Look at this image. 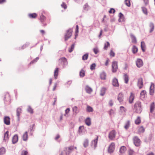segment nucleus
Returning <instances> with one entry per match:
<instances>
[{"mask_svg":"<svg viewBox=\"0 0 155 155\" xmlns=\"http://www.w3.org/2000/svg\"><path fill=\"white\" fill-rule=\"evenodd\" d=\"M134 110L137 113L140 114L142 110L141 103L139 101H137L134 106Z\"/></svg>","mask_w":155,"mask_h":155,"instance_id":"1","label":"nucleus"},{"mask_svg":"<svg viewBox=\"0 0 155 155\" xmlns=\"http://www.w3.org/2000/svg\"><path fill=\"white\" fill-rule=\"evenodd\" d=\"M133 141L134 144L136 146L139 147L140 145L141 141L138 137L134 136L133 138Z\"/></svg>","mask_w":155,"mask_h":155,"instance_id":"2","label":"nucleus"},{"mask_svg":"<svg viewBox=\"0 0 155 155\" xmlns=\"http://www.w3.org/2000/svg\"><path fill=\"white\" fill-rule=\"evenodd\" d=\"M58 62V65H62L63 67L68 63L67 59L64 57L61 58L59 59Z\"/></svg>","mask_w":155,"mask_h":155,"instance_id":"3","label":"nucleus"},{"mask_svg":"<svg viewBox=\"0 0 155 155\" xmlns=\"http://www.w3.org/2000/svg\"><path fill=\"white\" fill-rule=\"evenodd\" d=\"M72 30L71 29L68 30L65 35V40L67 41L69 38H70L72 36Z\"/></svg>","mask_w":155,"mask_h":155,"instance_id":"4","label":"nucleus"},{"mask_svg":"<svg viewBox=\"0 0 155 155\" xmlns=\"http://www.w3.org/2000/svg\"><path fill=\"white\" fill-rule=\"evenodd\" d=\"M112 71L114 72H116L118 69L117 62L114 61L112 62Z\"/></svg>","mask_w":155,"mask_h":155,"instance_id":"5","label":"nucleus"},{"mask_svg":"<svg viewBox=\"0 0 155 155\" xmlns=\"http://www.w3.org/2000/svg\"><path fill=\"white\" fill-rule=\"evenodd\" d=\"M115 148V144L114 143H112L109 145L108 152L110 153H112L114 151Z\"/></svg>","mask_w":155,"mask_h":155,"instance_id":"6","label":"nucleus"},{"mask_svg":"<svg viewBox=\"0 0 155 155\" xmlns=\"http://www.w3.org/2000/svg\"><path fill=\"white\" fill-rule=\"evenodd\" d=\"M98 137L97 136L96 139H94L93 141L91 142V146L94 148L95 149L97 146V143L98 140Z\"/></svg>","mask_w":155,"mask_h":155,"instance_id":"7","label":"nucleus"},{"mask_svg":"<svg viewBox=\"0 0 155 155\" xmlns=\"http://www.w3.org/2000/svg\"><path fill=\"white\" fill-rule=\"evenodd\" d=\"M116 132L114 130L111 131L109 134V137L110 139L113 140L115 137Z\"/></svg>","mask_w":155,"mask_h":155,"instance_id":"8","label":"nucleus"},{"mask_svg":"<svg viewBox=\"0 0 155 155\" xmlns=\"http://www.w3.org/2000/svg\"><path fill=\"white\" fill-rule=\"evenodd\" d=\"M135 98L134 94L132 92L130 93L128 98L129 102L130 104L133 103Z\"/></svg>","mask_w":155,"mask_h":155,"instance_id":"9","label":"nucleus"},{"mask_svg":"<svg viewBox=\"0 0 155 155\" xmlns=\"http://www.w3.org/2000/svg\"><path fill=\"white\" fill-rule=\"evenodd\" d=\"M10 118L8 116H5L4 118V123L7 125H9L10 124Z\"/></svg>","mask_w":155,"mask_h":155,"instance_id":"10","label":"nucleus"},{"mask_svg":"<svg viewBox=\"0 0 155 155\" xmlns=\"http://www.w3.org/2000/svg\"><path fill=\"white\" fill-rule=\"evenodd\" d=\"M136 64L138 67L140 68L143 66V63L142 60L140 59H138L136 61Z\"/></svg>","mask_w":155,"mask_h":155,"instance_id":"11","label":"nucleus"},{"mask_svg":"<svg viewBox=\"0 0 155 155\" xmlns=\"http://www.w3.org/2000/svg\"><path fill=\"white\" fill-rule=\"evenodd\" d=\"M124 95L122 93H120L118 94L117 96V100L120 102H121L123 101Z\"/></svg>","mask_w":155,"mask_h":155,"instance_id":"12","label":"nucleus"},{"mask_svg":"<svg viewBox=\"0 0 155 155\" xmlns=\"http://www.w3.org/2000/svg\"><path fill=\"white\" fill-rule=\"evenodd\" d=\"M154 85L153 83L151 84L150 88V94L151 95H153L154 93Z\"/></svg>","mask_w":155,"mask_h":155,"instance_id":"13","label":"nucleus"},{"mask_svg":"<svg viewBox=\"0 0 155 155\" xmlns=\"http://www.w3.org/2000/svg\"><path fill=\"white\" fill-rule=\"evenodd\" d=\"M127 148L124 146H122L120 147V150L119 152L120 153V155H122L126 151Z\"/></svg>","mask_w":155,"mask_h":155,"instance_id":"14","label":"nucleus"},{"mask_svg":"<svg viewBox=\"0 0 155 155\" xmlns=\"http://www.w3.org/2000/svg\"><path fill=\"white\" fill-rule=\"evenodd\" d=\"M137 85L139 89H140L143 86V79L142 78H140L138 80Z\"/></svg>","mask_w":155,"mask_h":155,"instance_id":"15","label":"nucleus"},{"mask_svg":"<svg viewBox=\"0 0 155 155\" xmlns=\"http://www.w3.org/2000/svg\"><path fill=\"white\" fill-rule=\"evenodd\" d=\"M74 149L76 150L77 149V147H74V146H70L68 148V153H67V152H66V155H69V153L73 151Z\"/></svg>","mask_w":155,"mask_h":155,"instance_id":"16","label":"nucleus"},{"mask_svg":"<svg viewBox=\"0 0 155 155\" xmlns=\"http://www.w3.org/2000/svg\"><path fill=\"white\" fill-rule=\"evenodd\" d=\"M18 140V136L17 134H15L13 137L12 141L13 144L16 143Z\"/></svg>","mask_w":155,"mask_h":155,"instance_id":"17","label":"nucleus"},{"mask_svg":"<svg viewBox=\"0 0 155 155\" xmlns=\"http://www.w3.org/2000/svg\"><path fill=\"white\" fill-rule=\"evenodd\" d=\"M107 89V88L105 87H102L100 91V95L101 96H103L105 94V92Z\"/></svg>","mask_w":155,"mask_h":155,"instance_id":"18","label":"nucleus"},{"mask_svg":"<svg viewBox=\"0 0 155 155\" xmlns=\"http://www.w3.org/2000/svg\"><path fill=\"white\" fill-rule=\"evenodd\" d=\"M113 85L115 87H118L119 84L118 83L117 80L116 78L113 79L112 82Z\"/></svg>","mask_w":155,"mask_h":155,"instance_id":"19","label":"nucleus"},{"mask_svg":"<svg viewBox=\"0 0 155 155\" xmlns=\"http://www.w3.org/2000/svg\"><path fill=\"white\" fill-rule=\"evenodd\" d=\"M9 132L8 131H7L4 134V140L5 141H8L9 138Z\"/></svg>","mask_w":155,"mask_h":155,"instance_id":"20","label":"nucleus"},{"mask_svg":"<svg viewBox=\"0 0 155 155\" xmlns=\"http://www.w3.org/2000/svg\"><path fill=\"white\" fill-rule=\"evenodd\" d=\"M130 36L132 40V42L133 43L136 44L137 40L135 37L132 34H131Z\"/></svg>","mask_w":155,"mask_h":155,"instance_id":"21","label":"nucleus"},{"mask_svg":"<svg viewBox=\"0 0 155 155\" xmlns=\"http://www.w3.org/2000/svg\"><path fill=\"white\" fill-rule=\"evenodd\" d=\"M4 100L6 101H9L10 100V98L8 93H6L4 96Z\"/></svg>","mask_w":155,"mask_h":155,"instance_id":"22","label":"nucleus"},{"mask_svg":"<svg viewBox=\"0 0 155 155\" xmlns=\"http://www.w3.org/2000/svg\"><path fill=\"white\" fill-rule=\"evenodd\" d=\"M23 140L24 141H26L28 139V134L27 132H25L23 135Z\"/></svg>","mask_w":155,"mask_h":155,"instance_id":"23","label":"nucleus"},{"mask_svg":"<svg viewBox=\"0 0 155 155\" xmlns=\"http://www.w3.org/2000/svg\"><path fill=\"white\" fill-rule=\"evenodd\" d=\"M40 20L41 23L44 24V22L46 20V18L43 15L41 14L40 16Z\"/></svg>","mask_w":155,"mask_h":155,"instance_id":"24","label":"nucleus"},{"mask_svg":"<svg viewBox=\"0 0 155 155\" xmlns=\"http://www.w3.org/2000/svg\"><path fill=\"white\" fill-rule=\"evenodd\" d=\"M141 122L140 117L139 116L137 117V118L135 120V123L137 125L140 124Z\"/></svg>","mask_w":155,"mask_h":155,"instance_id":"25","label":"nucleus"},{"mask_svg":"<svg viewBox=\"0 0 155 155\" xmlns=\"http://www.w3.org/2000/svg\"><path fill=\"white\" fill-rule=\"evenodd\" d=\"M85 123L87 125L90 126L91 124V119L89 117H87L85 120Z\"/></svg>","mask_w":155,"mask_h":155,"instance_id":"26","label":"nucleus"},{"mask_svg":"<svg viewBox=\"0 0 155 155\" xmlns=\"http://www.w3.org/2000/svg\"><path fill=\"white\" fill-rule=\"evenodd\" d=\"M28 16L30 18H35L37 16V15L35 13H30L28 14Z\"/></svg>","mask_w":155,"mask_h":155,"instance_id":"27","label":"nucleus"},{"mask_svg":"<svg viewBox=\"0 0 155 155\" xmlns=\"http://www.w3.org/2000/svg\"><path fill=\"white\" fill-rule=\"evenodd\" d=\"M150 112L151 113L153 112L155 109V104L154 102L152 103L150 105Z\"/></svg>","mask_w":155,"mask_h":155,"instance_id":"28","label":"nucleus"},{"mask_svg":"<svg viewBox=\"0 0 155 155\" xmlns=\"http://www.w3.org/2000/svg\"><path fill=\"white\" fill-rule=\"evenodd\" d=\"M141 98H144L146 95V92L145 90H143L140 94Z\"/></svg>","mask_w":155,"mask_h":155,"instance_id":"29","label":"nucleus"},{"mask_svg":"<svg viewBox=\"0 0 155 155\" xmlns=\"http://www.w3.org/2000/svg\"><path fill=\"white\" fill-rule=\"evenodd\" d=\"M149 27L150 28V32H152L154 30V24L152 23H150L149 25Z\"/></svg>","mask_w":155,"mask_h":155,"instance_id":"30","label":"nucleus"},{"mask_svg":"<svg viewBox=\"0 0 155 155\" xmlns=\"http://www.w3.org/2000/svg\"><path fill=\"white\" fill-rule=\"evenodd\" d=\"M132 50L133 53L135 54L137 52L138 49L136 46L135 45H134L133 46Z\"/></svg>","mask_w":155,"mask_h":155,"instance_id":"31","label":"nucleus"},{"mask_svg":"<svg viewBox=\"0 0 155 155\" xmlns=\"http://www.w3.org/2000/svg\"><path fill=\"white\" fill-rule=\"evenodd\" d=\"M85 90L87 93L90 94L92 91V89L88 86H86L85 88Z\"/></svg>","mask_w":155,"mask_h":155,"instance_id":"32","label":"nucleus"},{"mask_svg":"<svg viewBox=\"0 0 155 155\" xmlns=\"http://www.w3.org/2000/svg\"><path fill=\"white\" fill-rule=\"evenodd\" d=\"M5 152V150L3 147L0 148V155H3Z\"/></svg>","mask_w":155,"mask_h":155,"instance_id":"33","label":"nucleus"},{"mask_svg":"<svg viewBox=\"0 0 155 155\" xmlns=\"http://www.w3.org/2000/svg\"><path fill=\"white\" fill-rule=\"evenodd\" d=\"M141 47L143 51H144L145 48V45L144 42L142 41L141 42Z\"/></svg>","mask_w":155,"mask_h":155,"instance_id":"34","label":"nucleus"},{"mask_svg":"<svg viewBox=\"0 0 155 155\" xmlns=\"http://www.w3.org/2000/svg\"><path fill=\"white\" fill-rule=\"evenodd\" d=\"M86 111L87 112H92L93 111V109L91 107L87 105L86 108Z\"/></svg>","mask_w":155,"mask_h":155,"instance_id":"35","label":"nucleus"},{"mask_svg":"<svg viewBox=\"0 0 155 155\" xmlns=\"http://www.w3.org/2000/svg\"><path fill=\"white\" fill-rule=\"evenodd\" d=\"M130 125V122L129 121H127V122H126L125 125L124 126V128L125 129L127 130V129Z\"/></svg>","mask_w":155,"mask_h":155,"instance_id":"36","label":"nucleus"},{"mask_svg":"<svg viewBox=\"0 0 155 155\" xmlns=\"http://www.w3.org/2000/svg\"><path fill=\"white\" fill-rule=\"evenodd\" d=\"M89 144V141L87 139H85L84 141L83 145L85 147H87Z\"/></svg>","mask_w":155,"mask_h":155,"instance_id":"37","label":"nucleus"},{"mask_svg":"<svg viewBox=\"0 0 155 155\" xmlns=\"http://www.w3.org/2000/svg\"><path fill=\"white\" fill-rule=\"evenodd\" d=\"M145 129L142 126L139 127L138 130V132L140 133H143Z\"/></svg>","mask_w":155,"mask_h":155,"instance_id":"38","label":"nucleus"},{"mask_svg":"<svg viewBox=\"0 0 155 155\" xmlns=\"http://www.w3.org/2000/svg\"><path fill=\"white\" fill-rule=\"evenodd\" d=\"M58 68H57L54 72V76L55 78L57 77L58 74Z\"/></svg>","mask_w":155,"mask_h":155,"instance_id":"39","label":"nucleus"},{"mask_svg":"<svg viewBox=\"0 0 155 155\" xmlns=\"http://www.w3.org/2000/svg\"><path fill=\"white\" fill-rule=\"evenodd\" d=\"M74 44H73L70 48L68 49V51L69 52L71 53L72 52L74 49Z\"/></svg>","mask_w":155,"mask_h":155,"instance_id":"40","label":"nucleus"},{"mask_svg":"<svg viewBox=\"0 0 155 155\" xmlns=\"http://www.w3.org/2000/svg\"><path fill=\"white\" fill-rule=\"evenodd\" d=\"M21 108H18L17 110V116L19 117L20 115V114L21 113Z\"/></svg>","mask_w":155,"mask_h":155,"instance_id":"41","label":"nucleus"},{"mask_svg":"<svg viewBox=\"0 0 155 155\" xmlns=\"http://www.w3.org/2000/svg\"><path fill=\"white\" fill-rule=\"evenodd\" d=\"M110 44L108 42H107L106 43H105L104 44V48L105 50H107V48L110 46Z\"/></svg>","mask_w":155,"mask_h":155,"instance_id":"42","label":"nucleus"},{"mask_svg":"<svg viewBox=\"0 0 155 155\" xmlns=\"http://www.w3.org/2000/svg\"><path fill=\"white\" fill-rule=\"evenodd\" d=\"M73 111L76 114L78 113L79 112L78 108L76 106H74L73 108Z\"/></svg>","mask_w":155,"mask_h":155,"instance_id":"43","label":"nucleus"},{"mask_svg":"<svg viewBox=\"0 0 155 155\" xmlns=\"http://www.w3.org/2000/svg\"><path fill=\"white\" fill-rule=\"evenodd\" d=\"M125 3L126 5L128 7H130L131 5L130 0H125Z\"/></svg>","mask_w":155,"mask_h":155,"instance_id":"44","label":"nucleus"},{"mask_svg":"<svg viewBox=\"0 0 155 155\" xmlns=\"http://www.w3.org/2000/svg\"><path fill=\"white\" fill-rule=\"evenodd\" d=\"M85 75V71L82 69L80 72V76L81 77H84Z\"/></svg>","mask_w":155,"mask_h":155,"instance_id":"45","label":"nucleus"},{"mask_svg":"<svg viewBox=\"0 0 155 155\" xmlns=\"http://www.w3.org/2000/svg\"><path fill=\"white\" fill-rule=\"evenodd\" d=\"M88 57V54H84L82 57V59L83 60H87Z\"/></svg>","mask_w":155,"mask_h":155,"instance_id":"46","label":"nucleus"},{"mask_svg":"<svg viewBox=\"0 0 155 155\" xmlns=\"http://www.w3.org/2000/svg\"><path fill=\"white\" fill-rule=\"evenodd\" d=\"M28 112L31 114H33V109L30 106L28 107Z\"/></svg>","mask_w":155,"mask_h":155,"instance_id":"47","label":"nucleus"},{"mask_svg":"<svg viewBox=\"0 0 155 155\" xmlns=\"http://www.w3.org/2000/svg\"><path fill=\"white\" fill-rule=\"evenodd\" d=\"M61 6L62 8H63L65 9H66L67 7V6L66 3L64 2L62 3L61 5Z\"/></svg>","mask_w":155,"mask_h":155,"instance_id":"48","label":"nucleus"},{"mask_svg":"<svg viewBox=\"0 0 155 155\" xmlns=\"http://www.w3.org/2000/svg\"><path fill=\"white\" fill-rule=\"evenodd\" d=\"M142 11L143 13L146 15H147V8L144 7H142Z\"/></svg>","mask_w":155,"mask_h":155,"instance_id":"49","label":"nucleus"},{"mask_svg":"<svg viewBox=\"0 0 155 155\" xmlns=\"http://www.w3.org/2000/svg\"><path fill=\"white\" fill-rule=\"evenodd\" d=\"M78 29H79V27L78 25H77L76 26V30L75 31V37H76V36L78 35L77 33L78 32Z\"/></svg>","mask_w":155,"mask_h":155,"instance_id":"50","label":"nucleus"},{"mask_svg":"<svg viewBox=\"0 0 155 155\" xmlns=\"http://www.w3.org/2000/svg\"><path fill=\"white\" fill-rule=\"evenodd\" d=\"M128 152L129 155H133L134 153V151L130 149L129 150Z\"/></svg>","mask_w":155,"mask_h":155,"instance_id":"51","label":"nucleus"},{"mask_svg":"<svg viewBox=\"0 0 155 155\" xmlns=\"http://www.w3.org/2000/svg\"><path fill=\"white\" fill-rule=\"evenodd\" d=\"M106 76V74L104 72H103L101 73L100 74L101 78H105Z\"/></svg>","mask_w":155,"mask_h":155,"instance_id":"52","label":"nucleus"},{"mask_svg":"<svg viewBox=\"0 0 155 155\" xmlns=\"http://www.w3.org/2000/svg\"><path fill=\"white\" fill-rule=\"evenodd\" d=\"M96 67V64H92L90 67V69L91 70H94L95 69V67Z\"/></svg>","mask_w":155,"mask_h":155,"instance_id":"53","label":"nucleus"},{"mask_svg":"<svg viewBox=\"0 0 155 155\" xmlns=\"http://www.w3.org/2000/svg\"><path fill=\"white\" fill-rule=\"evenodd\" d=\"M89 8V6L87 4H85L84 6V9L85 10H87Z\"/></svg>","mask_w":155,"mask_h":155,"instance_id":"54","label":"nucleus"},{"mask_svg":"<svg viewBox=\"0 0 155 155\" xmlns=\"http://www.w3.org/2000/svg\"><path fill=\"white\" fill-rule=\"evenodd\" d=\"M28 152L27 151L25 150L22 151L21 153V155H27Z\"/></svg>","mask_w":155,"mask_h":155,"instance_id":"55","label":"nucleus"},{"mask_svg":"<svg viewBox=\"0 0 155 155\" xmlns=\"http://www.w3.org/2000/svg\"><path fill=\"white\" fill-rule=\"evenodd\" d=\"M110 56L111 57H114L115 56V53L112 50H111L110 53Z\"/></svg>","mask_w":155,"mask_h":155,"instance_id":"56","label":"nucleus"},{"mask_svg":"<svg viewBox=\"0 0 155 155\" xmlns=\"http://www.w3.org/2000/svg\"><path fill=\"white\" fill-rule=\"evenodd\" d=\"M93 51L94 53L97 54L98 52V50L97 48H94L93 49Z\"/></svg>","mask_w":155,"mask_h":155,"instance_id":"57","label":"nucleus"},{"mask_svg":"<svg viewBox=\"0 0 155 155\" xmlns=\"http://www.w3.org/2000/svg\"><path fill=\"white\" fill-rule=\"evenodd\" d=\"M70 111V109L69 108H67L65 110V114L64 115L65 116H66V115L68 114Z\"/></svg>","mask_w":155,"mask_h":155,"instance_id":"58","label":"nucleus"},{"mask_svg":"<svg viewBox=\"0 0 155 155\" xmlns=\"http://www.w3.org/2000/svg\"><path fill=\"white\" fill-rule=\"evenodd\" d=\"M109 12L110 13H114L115 12V10L114 9L112 8L110 9Z\"/></svg>","mask_w":155,"mask_h":155,"instance_id":"59","label":"nucleus"},{"mask_svg":"<svg viewBox=\"0 0 155 155\" xmlns=\"http://www.w3.org/2000/svg\"><path fill=\"white\" fill-rule=\"evenodd\" d=\"M120 110H121L122 111H123L124 112H125L126 109L123 106H121L120 107Z\"/></svg>","mask_w":155,"mask_h":155,"instance_id":"60","label":"nucleus"},{"mask_svg":"<svg viewBox=\"0 0 155 155\" xmlns=\"http://www.w3.org/2000/svg\"><path fill=\"white\" fill-rule=\"evenodd\" d=\"M109 62V60L108 59H107L106 61V62L105 63V65L106 66H107L108 65Z\"/></svg>","mask_w":155,"mask_h":155,"instance_id":"61","label":"nucleus"},{"mask_svg":"<svg viewBox=\"0 0 155 155\" xmlns=\"http://www.w3.org/2000/svg\"><path fill=\"white\" fill-rule=\"evenodd\" d=\"M114 113V112L113 110H111L109 111V114L110 115H111Z\"/></svg>","mask_w":155,"mask_h":155,"instance_id":"62","label":"nucleus"},{"mask_svg":"<svg viewBox=\"0 0 155 155\" xmlns=\"http://www.w3.org/2000/svg\"><path fill=\"white\" fill-rule=\"evenodd\" d=\"M40 32L42 34V35H45V31L43 30H40Z\"/></svg>","mask_w":155,"mask_h":155,"instance_id":"63","label":"nucleus"},{"mask_svg":"<svg viewBox=\"0 0 155 155\" xmlns=\"http://www.w3.org/2000/svg\"><path fill=\"white\" fill-rule=\"evenodd\" d=\"M109 104L110 106H112L113 104V102L112 100H110L109 101Z\"/></svg>","mask_w":155,"mask_h":155,"instance_id":"64","label":"nucleus"}]
</instances>
